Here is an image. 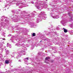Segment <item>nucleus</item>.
I'll return each instance as SVG.
<instances>
[{
	"mask_svg": "<svg viewBox=\"0 0 73 73\" xmlns=\"http://www.w3.org/2000/svg\"><path fill=\"white\" fill-rule=\"evenodd\" d=\"M63 29L64 33H67V32H68V30H67L65 29V28H63Z\"/></svg>",
	"mask_w": 73,
	"mask_h": 73,
	"instance_id": "f257e3e1",
	"label": "nucleus"
},
{
	"mask_svg": "<svg viewBox=\"0 0 73 73\" xmlns=\"http://www.w3.org/2000/svg\"><path fill=\"white\" fill-rule=\"evenodd\" d=\"M5 64H9V62L8 60H6L5 61Z\"/></svg>",
	"mask_w": 73,
	"mask_h": 73,
	"instance_id": "f03ea898",
	"label": "nucleus"
},
{
	"mask_svg": "<svg viewBox=\"0 0 73 73\" xmlns=\"http://www.w3.org/2000/svg\"><path fill=\"white\" fill-rule=\"evenodd\" d=\"M49 57H47L46 58H45L46 60H49Z\"/></svg>",
	"mask_w": 73,
	"mask_h": 73,
	"instance_id": "7ed1b4c3",
	"label": "nucleus"
},
{
	"mask_svg": "<svg viewBox=\"0 0 73 73\" xmlns=\"http://www.w3.org/2000/svg\"><path fill=\"white\" fill-rule=\"evenodd\" d=\"M33 36H35V33H33V34L32 35Z\"/></svg>",
	"mask_w": 73,
	"mask_h": 73,
	"instance_id": "20e7f679",
	"label": "nucleus"
},
{
	"mask_svg": "<svg viewBox=\"0 0 73 73\" xmlns=\"http://www.w3.org/2000/svg\"><path fill=\"white\" fill-rule=\"evenodd\" d=\"M26 59H27V60H28V58H26Z\"/></svg>",
	"mask_w": 73,
	"mask_h": 73,
	"instance_id": "39448f33",
	"label": "nucleus"
},
{
	"mask_svg": "<svg viewBox=\"0 0 73 73\" xmlns=\"http://www.w3.org/2000/svg\"><path fill=\"white\" fill-rule=\"evenodd\" d=\"M3 40H5V38L3 39Z\"/></svg>",
	"mask_w": 73,
	"mask_h": 73,
	"instance_id": "423d86ee",
	"label": "nucleus"
}]
</instances>
